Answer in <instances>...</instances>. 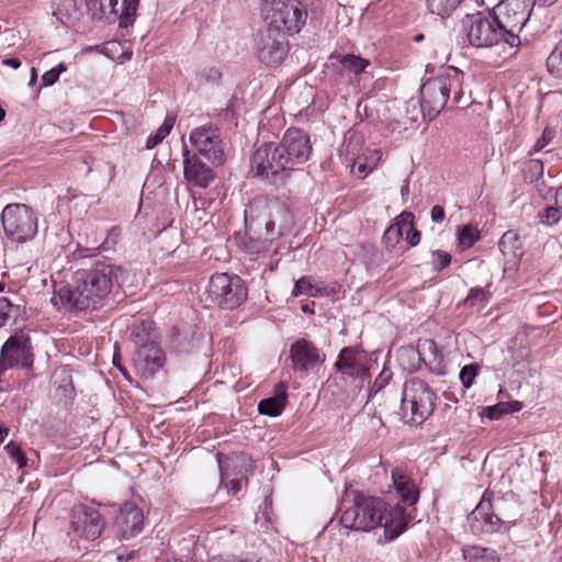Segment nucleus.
<instances>
[{"label": "nucleus", "mask_w": 562, "mask_h": 562, "mask_svg": "<svg viewBox=\"0 0 562 562\" xmlns=\"http://www.w3.org/2000/svg\"><path fill=\"white\" fill-rule=\"evenodd\" d=\"M114 268L109 265H98L94 269L79 272L77 285L61 286L57 291L61 305L70 310L94 308L111 292Z\"/></svg>", "instance_id": "obj_1"}, {"label": "nucleus", "mask_w": 562, "mask_h": 562, "mask_svg": "<svg viewBox=\"0 0 562 562\" xmlns=\"http://www.w3.org/2000/svg\"><path fill=\"white\" fill-rule=\"evenodd\" d=\"M245 224L247 233L271 243L292 229L293 216L279 199L258 198L246 209Z\"/></svg>", "instance_id": "obj_2"}, {"label": "nucleus", "mask_w": 562, "mask_h": 562, "mask_svg": "<svg viewBox=\"0 0 562 562\" xmlns=\"http://www.w3.org/2000/svg\"><path fill=\"white\" fill-rule=\"evenodd\" d=\"M463 71L449 67L437 77L427 79L420 87V109L429 121L434 120L445 108L449 95L453 92V102L460 103L463 98Z\"/></svg>", "instance_id": "obj_3"}, {"label": "nucleus", "mask_w": 562, "mask_h": 562, "mask_svg": "<svg viewBox=\"0 0 562 562\" xmlns=\"http://www.w3.org/2000/svg\"><path fill=\"white\" fill-rule=\"evenodd\" d=\"M462 27L467 40L472 47L480 49H494L498 56L507 54V40L495 19L488 12L469 14L462 20Z\"/></svg>", "instance_id": "obj_4"}, {"label": "nucleus", "mask_w": 562, "mask_h": 562, "mask_svg": "<svg viewBox=\"0 0 562 562\" xmlns=\"http://www.w3.org/2000/svg\"><path fill=\"white\" fill-rule=\"evenodd\" d=\"M385 513L386 503L382 498L355 493L352 505L344 508L340 522L350 530L371 531L382 527Z\"/></svg>", "instance_id": "obj_5"}, {"label": "nucleus", "mask_w": 562, "mask_h": 562, "mask_svg": "<svg viewBox=\"0 0 562 562\" xmlns=\"http://www.w3.org/2000/svg\"><path fill=\"white\" fill-rule=\"evenodd\" d=\"M536 0H502L491 12L507 40L508 48L520 46V32L528 22Z\"/></svg>", "instance_id": "obj_6"}, {"label": "nucleus", "mask_w": 562, "mask_h": 562, "mask_svg": "<svg viewBox=\"0 0 562 562\" xmlns=\"http://www.w3.org/2000/svg\"><path fill=\"white\" fill-rule=\"evenodd\" d=\"M435 406L436 394L425 381L413 378L404 383L401 411L406 423L423 424L432 414Z\"/></svg>", "instance_id": "obj_7"}, {"label": "nucleus", "mask_w": 562, "mask_h": 562, "mask_svg": "<svg viewBox=\"0 0 562 562\" xmlns=\"http://www.w3.org/2000/svg\"><path fill=\"white\" fill-rule=\"evenodd\" d=\"M132 339L138 347L134 357L135 369L146 379L164 367L165 357L156 342L151 322H142L132 331Z\"/></svg>", "instance_id": "obj_8"}, {"label": "nucleus", "mask_w": 562, "mask_h": 562, "mask_svg": "<svg viewBox=\"0 0 562 562\" xmlns=\"http://www.w3.org/2000/svg\"><path fill=\"white\" fill-rule=\"evenodd\" d=\"M278 144L265 143L251 156V171L271 186L279 188L285 184L291 169Z\"/></svg>", "instance_id": "obj_9"}, {"label": "nucleus", "mask_w": 562, "mask_h": 562, "mask_svg": "<svg viewBox=\"0 0 562 562\" xmlns=\"http://www.w3.org/2000/svg\"><path fill=\"white\" fill-rule=\"evenodd\" d=\"M261 13L268 27L289 34L300 32L307 13L291 0H262Z\"/></svg>", "instance_id": "obj_10"}, {"label": "nucleus", "mask_w": 562, "mask_h": 562, "mask_svg": "<svg viewBox=\"0 0 562 562\" xmlns=\"http://www.w3.org/2000/svg\"><path fill=\"white\" fill-rule=\"evenodd\" d=\"M1 223L7 237L15 243H26L37 234V214L26 204H8Z\"/></svg>", "instance_id": "obj_11"}, {"label": "nucleus", "mask_w": 562, "mask_h": 562, "mask_svg": "<svg viewBox=\"0 0 562 562\" xmlns=\"http://www.w3.org/2000/svg\"><path fill=\"white\" fill-rule=\"evenodd\" d=\"M207 296L222 308L233 310L246 300L247 290L238 276L216 273L210 279Z\"/></svg>", "instance_id": "obj_12"}, {"label": "nucleus", "mask_w": 562, "mask_h": 562, "mask_svg": "<svg viewBox=\"0 0 562 562\" xmlns=\"http://www.w3.org/2000/svg\"><path fill=\"white\" fill-rule=\"evenodd\" d=\"M189 139L193 148L214 166H222L225 155L222 138L216 126L211 124L195 127L191 131Z\"/></svg>", "instance_id": "obj_13"}, {"label": "nucleus", "mask_w": 562, "mask_h": 562, "mask_svg": "<svg viewBox=\"0 0 562 562\" xmlns=\"http://www.w3.org/2000/svg\"><path fill=\"white\" fill-rule=\"evenodd\" d=\"M285 34L273 27H267L258 34L256 54L261 63L277 66L283 61L289 52Z\"/></svg>", "instance_id": "obj_14"}, {"label": "nucleus", "mask_w": 562, "mask_h": 562, "mask_svg": "<svg viewBox=\"0 0 562 562\" xmlns=\"http://www.w3.org/2000/svg\"><path fill=\"white\" fill-rule=\"evenodd\" d=\"M139 0H91L90 10L95 19L119 21L120 27H127L137 10Z\"/></svg>", "instance_id": "obj_15"}, {"label": "nucleus", "mask_w": 562, "mask_h": 562, "mask_svg": "<svg viewBox=\"0 0 562 562\" xmlns=\"http://www.w3.org/2000/svg\"><path fill=\"white\" fill-rule=\"evenodd\" d=\"M278 145L291 171L306 162L312 153L308 135L299 128L286 130Z\"/></svg>", "instance_id": "obj_16"}, {"label": "nucleus", "mask_w": 562, "mask_h": 562, "mask_svg": "<svg viewBox=\"0 0 562 562\" xmlns=\"http://www.w3.org/2000/svg\"><path fill=\"white\" fill-rule=\"evenodd\" d=\"M371 358L367 351L358 347H345L340 350L335 369L342 375L363 382L369 378Z\"/></svg>", "instance_id": "obj_17"}, {"label": "nucleus", "mask_w": 562, "mask_h": 562, "mask_svg": "<svg viewBox=\"0 0 562 562\" xmlns=\"http://www.w3.org/2000/svg\"><path fill=\"white\" fill-rule=\"evenodd\" d=\"M70 524L74 532L87 540L100 537L105 526L99 510L87 505H78L72 508Z\"/></svg>", "instance_id": "obj_18"}, {"label": "nucleus", "mask_w": 562, "mask_h": 562, "mask_svg": "<svg viewBox=\"0 0 562 562\" xmlns=\"http://www.w3.org/2000/svg\"><path fill=\"white\" fill-rule=\"evenodd\" d=\"M290 356L293 369L304 373L313 370L324 361V356H322L318 348L305 338H301L292 344Z\"/></svg>", "instance_id": "obj_19"}, {"label": "nucleus", "mask_w": 562, "mask_h": 562, "mask_svg": "<svg viewBox=\"0 0 562 562\" xmlns=\"http://www.w3.org/2000/svg\"><path fill=\"white\" fill-rule=\"evenodd\" d=\"M182 157L184 179L194 187L207 188L215 178L214 171L195 154H191L187 146L182 149Z\"/></svg>", "instance_id": "obj_20"}, {"label": "nucleus", "mask_w": 562, "mask_h": 562, "mask_svg": "<svg viewBox=\"0 0 562 562\" xmlns=\"http://www.w3.org/2000/svg\"><path fill=\"white\" fill-rule=\"evenodd\" d=\"M143 519V512L137 505L131 502L124 503L116 517L122 537L128 539L140 532Z\"/></svg>", "instance_id": "obj_21"}, {"label": "nucleus", "mask_w": 562, "mask_h": 562, "mask_svg": "<svg viewBox=\"0 0 562 562\" xmlns=\"http://www.w3.org/2000/svg\"><path fill=\"white\" fill-rule=\"evenodd\" d=\"M471 517L475 521H482V528L486 532H494L501 527V518L494 513L492 501L485 492L481 502L474 508Z\"/></svg>", "instance_id": "obj_22"}, {"label": "nucleus", "mask_w": 562, "mask_h": 562, "mask_svg": "<svg viewBox=\"0 0 562 562\" xmlns=\"http://www.w3.org/2000/svg\"><path fill=\"white\" fill-rule=\"evenodd\" d=\"M408 521L409 516L405 514L403 507L393 506L389 508L386 506L385 519L382 522L385 537L391 540L395 539L406 529Z\"/></svg>", "instance_id": "obj_23"}, {"label": "nucleus", "mask_w": 562, "mask_h": 562, "mask_svg": "<svg viewBox=\"0 0 562 562\" xmlns=\"http://www.w3.org/2000/svg\"><path fill=\"white\" fill-rule=\"evenodd\" d=\"M392 480L400 499L408 506L416 504L418 501V490L415 484L400 470L392 471Z\"/></svg>", "instance_id": "obj_24"}, {"label": "nucleus", "mask_w": 562, "mask_h": 562, "mask_svg": "<svg viewBox=\"0 0 562 562\" xmlns=\"http://www.w3.org/2000/svg\"><path fill=\"white\" fill-rule=\"evenodd\" d=\"M286 403V387L284 384H279L276 389V394L271 397L261 400L258 404V412L261 415L279 416L285 407Z\"/></svg>", "instance_id": "obj_25"}, {"label": "nucleus", "mask_w": 562, "mask_h": 562, "mask_svg": "<svg viewBox=\"0 0 562 562\" xmlns=\"http://www.w3.org/2000/svg\"><path fill=\"white\" fill-rule=\"evenodd\" d=\"M414 216L411 212H403L396 223L392 224L383 235L385 244L394 246L403 237L404 232L413 229Z\"/></svg>", "instance_id": "obj_26"}, {"label": "nucleus", "mask_w": 562, "mask_h": 562, "mask_svg": "<svg viewBox=\"0 0 562 562\" xmlns=\"http://www.w3.org/2000/svg\"><path fill=\"white\" fill-rule=\"evenodd\" d=\"M498 247L504 256L517 257L520 256L522 240L517 232L510 229L503 234Z\"/></svg>", "instance_id": "obj_27"}, {"label": "nucleus", "mask_w": 562, "mask_h": 562, "mask_svg": "<svg viewBox=\"0 0 562 562\" xmlns=\"http://www.w3.org/2000/svg\"><path fill=\"white\" fill-rule=\"evenodd\" d=\"M467 562H499L494 549L472 546L462 550Z\"/></svg>", "instance_id": "obj_28"}, {"label": "nucleus", "mask_w": 562, "mask_h": 562, "mask_svg": "<svg viewBox=\"0 0 562 562\" xmlns=\"http://www.w3.org/2000/svg\"><path fill=\"white\" fill-rule=\"evenodd\" d=\"M54 15L64 24H71L79 19L80 11L74 0H61L54 11Z\"/></svg>", "instance_id": "obj_29"}, {"label": "nucleus", "mask_w": 562, "mask_h": 562, "mask_svg": "<svg viewBox=\"0 0 562 562\" xmlns=\"http://www.w3.org/2000/svg\"><path fill=\"white\" fill-rule=\"evenodd\" d=\"M462 0H426L430 13L439 16H449Z\"/></svg>", "instance_id": "obj_30"}, {"label": "nucleus", "mask_w": 562, "mask_h": 562, "mask_svg": "<svg viewBox=\"0 0 562 562\" xmlns=\"http://www.w3.org/2000/svg\"><path fill=\"white\" fill-rule=\"evenodd\" d=\"M339 63L344 71L355 75H359L364 71L369 66V61L367 59L351 54L341 56L339 58Z\"/></svg>", "instance_id": "obj_31"}, {"label": "nucleus", "mask_w": 562, "mask_h": 562, "mask_svg": "<svg viewBox=\"0 0 562 562\" xmlns=\"http://www.w3.org/2000/svg\"><path fill=\"white\" fill-rule=\"evenodd\" d=\"M293 296L307 295L312 297L322 296V286L313 284L308 277L299 279L292 290Z\"/></svg>", "instance_id": "obj_32"}, {"label": "nucleus", "mask_w": 562, "mask_h": 562, "mask_svg": "<svg viewBox=\"0 0 562 562\" xmlns=\"http://www.w3.org/2000/svg\"><path fill=\"white\" fill-rule=\"evenodd\" d=\"M480 239V231L471 225H464L458 232V247L462 250L471 248Z\"/></svg>", "instance_id": "obj_33"}, {"label": "nucleus", "mask_w": 562, "mask_h": 562, "mask_svg": "<svg viewBox=\"0 0 562 562\" xmlns=\"http://www.w3.org/2000/svg\"><path fill=\"white\" fill-rule=\"evenodd\" d=\"M547 68L553 77L562 79V40L548 56Z\"/></svg>", "instance_id": "obj_34"}, {"label": "nucleus", "mask_w": 562, "mask_h": 562, "mask_svg": "<svg viewBox=\"0 0 562 562\" xmlns=\"http://www.w3.org/2000/svg\"><path fill=\"white\" fill-rule=\"evenodd\" d=\"M20 315V305L11 303L7 297H0V327Z\"/></svg>", "instance_id": "obj_35"}, {"label": "nucleus", "mask_w": 562, "mask_h": 562, "mask_svg": "<svg viewBox=\"0 0 562 562\" xmlns=\"http://www.w3.org/2000/svg\"><path fill=\"white\" fill-rule=\"evenodd\" d=\"M119 237H120V229L115 226L110 228L108 231L106 237L104 238L102 244L100 246H98L97 248H93L92 249L93 252L88 254L87 256H94L97 252L106 251V250L112 249L116 245Z\"/></svg>", "instance_id": "obj_36"}, {"label": "nucleus", "mask_w": 562, "mask_h": 562, "mask_svg": "<svg viewBox=\"0 0 562 562\" xmlns=\"http://www.w3.org/2000/svg\"><path fill=\"white\" fill-rule=\"evenodd\" d=\"M392 372L389 369H383L375 378L374 383L369 392V400L376 396L391 381Z\"/></svg>", "instance_id": "obj_37"}, {"label": "nucleus", "mask_w": 562, "mask_h": 562, "mask_svg": "<svg viewBox=\"0 0 562 562\" xmlns=\"http://www.w3.org/2000/svg\"><path fill=\"white\" fill-rule=\"evenodd\" d=\"M562 218V207L548 206L540 213V221L542 224L551 226L557 224Z\"/></svg>", "instance_id": "obj_38"}, {"label": "nucleus", "mask_w": 562, "mask_h": 562, "mask_svg": "<svg viewBox=\"0 0 562 562\" xmlns=\"http://www.w3.org/2000/svg\"><path fill=\"white\" fill-rule=\"evenodd\" d=\"M477 372H479V367H477V364H474V363L467 364L461 369L459 378L462 382V385L465 389H470L472 386L473 381H474L475 376L477 375Z\"/></svg>", "instance_id": "obj_39"}, {"label": "nucleus", "mask_w": 562, "mask_h": 562, "mask_svg": "<svg viewBox=\"0 0 562 562\" xmlns=\"http://www.w3.org/2000/svg\"><path fill=\"white\" fill-rule=\"evenodd\" d=\"M431 256L434 258L432 269L435 271H441L442 269L447 268L451 262V256L443 250H434L431 252Z\"/></svg>", "instance_id": "obj_40"}, {"label": "nucleus", "mask_w": 562, "mask_h": 562, "mask_svg": "<svg viewBox=\"0 0 562 562\" xmlns=\"http://www.w3.org/2000/svg\"><path fill=\"white\" fill-rule=\"evenodd\" d=\"M5 451L10 456V458L19 465V468H23L26 465V458L19 445L14 442H9L5 446Z\"/></svg>", "instance_id": "obj_41"}, {"label": "nucleus", "mask_w": 562, "mask_h": 562, "mask_svg": "<svg viewBox=\"0 0 562 562\" xmlns=\"http://www.w3.org/2000/svg\"><path fill=\"white\" fill-rule=\"evenodd\" d=\"M251 235V233H248ZM252 235H255L252 233ZM258 239H254L251 236H249V241L245 243V249L249 254H260L262 251L267 250V241L265 237H259L256 235Z\"/></svg>", "instance_id": "obj_42"}, {"label": "nucleus", "mask_w": 562, "mask_h": 562, "mask_svg": "<svg viewBox=\"0 0 562 562\" xmlns=\"http://www.w3.org/2000/svg\"><path fill=\"white\" fill-rule=\"evenodd\" d=\"M66 70V67L63 63H60L57 67H54L47 71H45L42 76L43 86L50 87L53 86L59 78L60 74Z\"/></svg>", "instance_id": "obj_43"}, {"label": "nucleus", "mask_w": 562, "mask_h": 562, "mask_svg": "<svg viewBox=\"0 0 562 562\" xmlns=\"http://www.w3.org/2000/svg\"><path fill=\"white\" fill-rule=\"evenodd\" d=\"M509 413L508 404L498 403L493 406H487L484 408V416L491 420L499 419L503 415Z\"/></svg>", "instance_id": "obj_44"}, {"label": "nucleus", "mask_w": 562, "mask_h": 562, "mask_svg": "<svg viewBox=\"0 0 562 562\" xmlns=\"http://www.w3.org/2000/svg\"><path fill=\"white\" fill-rule=\"evenodd\" d=\"M220 470H221V481L223 484H225L228 493L236 494L241 490L243 482H247V479H239V480H227V476L223 472L222 464L220 463Z\"/></svg>", "instance_id": "obj_45"}, {"label": "nucleus", "mask_w": 562, "mask_h": 562, "mask_svg": "<svg viewBox=\"0 0 562 562\" xmlns=\"http://www.w3.org/2000/svg\"><path fill=\"white\" fill-rule=\"evenodd\" d=\"M487 300V292L483 288H473L470 290L465 302L474 305L477 302H483Z\"/></svg>", "instance_id": "obj_46"}, {"label": "nucleus", "mask_w": 562, "mask_h": 562, "mask_svg": "<svg viewBox=\"0 0 562 562\" xmlns=\"http://www.w3.org/2000/svg\"><path fill=\"white\" fill-rule=\"evenodd\" d=\"M351 172L357 175L359 178H364L370 172V169L362 157H357L351 165Z\"/></svg>", "instance_id": "obj_47"}, {"label": "nucleus", "mask_w": 562, "mask_h": 562, "mask_svg": "<svg viewBox=\"0 0 562 562\" xmlns=\"http://www.w3.org/2000/svg\"><path fill=\"white\" fill-rule=\"evenodd\" d=\"M198 76L201 81L216 82L221 78V72L215 67H209L200 71Z\"/></svg>", "instance_id": "obj_48"}, {"label": "nucleus", "mask_w": 562, "mask_h": 562, "mask_svg": "<svg viewBox=\"0 0 562 562\" xmlns=\"http://www.w3.org/2000/svg\"><path fill=\"white\" fill-rule=\"evenodd\" d=\"M554 137V132L550 128H544L541 137L536 142L533 149L535 151L542 150Z\"/></svg>", "instance_id": "obj_49"}, {"label": "nucleus", "mask_w": 562, "mask_h": 562, "mask_svg": "<svg viewBox=\"0 0 562 562\" xmlns=\"http://www.w3.org/2000/svg\"><path fill=\"white\" fill-rule=\"evenodd\" d=\"M175 116L167 115L161 126L157 130V133L162 136V138L167 137L175 124Z\"/></svg>", "instance_id": "obj_50"}, {"label": "nucleus", "mask_w": 562, "mask_h": 562, "mask_svg": "<svg viewBox=\"0 0 562 562\" xmlns=\"http://www.w3.org/2000/svg\"><path fill=\"white\" fill-rule=\"evenodd\" d=\"M381 157H382L381 151L379 149H374L370 153L369 156H366L363 158V160L368 164V168L370 169V171H372L375 168V166L380 161Z\"/></svg>", "instance_id": "obj_51"}, {"label": "nucleus", "mask_w": 562, "mask_h": 562, "mask_svg": "<svg viewBox=\"0 0 562 562\" xmlns=\"http://www.w3.org/2000/svg\"><path fill=\"white\" fill-rule=\"evenodd\" d=\"M445 216H446V214H445V210L442 206H440V205L432 206L431 212H430V217H431L432 222L442 223L445 220Z\"/></svg>", "instance_id": "obj_52"}, {"label": "nucleus", "mask_w": 562, "mask_h": 562, "mask_svg": "<svg viewBox=\"0 0 562 562\" xmlns=\"http://www.w3.org/2000/svg\"><path fill=\"white\" fill-rule=\"evenodd\" d=\"M404 234H406V240L408 241V244L413 247L417 246L420 241V232L415 229L413 227L412 231L409 232H404Z\"/></svg>", "instance_id": "obj_53"}, {"label": "nucleus", "mask_w": 562, "mask_h": 562, "mask_svg": "<svg viewBox=\"0 0 562 562\" xmlns=\"http://www.w3.org/2000/svg\"><path fill=\"white\" fill-rule=\"evenodd\" d=\"M162 140H164L162 136L156 132L154 135H150L147 138L146 148L147 149H153L154 147H156Z\"/></svg>", "instance_id": "obj_54"}, {"label": "nucleus", "mask_w": 562, "mask_h": 562, "mask_svg": "<svg viewBox=\"0 0 562 562\" xmlns=\"http://www.w3.org/2000/svg\"><path fill=\"white\" fill-rule=\"evenodd\" d=\"M2 65L12 67L13 69H18L21 66V61L18 58H4L2 60Z\"/></svg>", "instance_id": "obj_55"}, {"label": "nucleus", "mask_w": 562, "mask_h": 562, "mask_svg": "<svg viewBox=\"0 0 562 562\" xmlns=\"http://www.w3.org/2000/svg\"><path fill=\"white\" fill-rule=\"evenodd\" d=\"M555 205L562 207V186L558 189L555 193Z\"/></svg>", "instance_id": "obj_56"}, {"label": "nucleus", "mask_w": 562, "mask_h": 562, "mask_svg": "<svg viewBox=\"0 0 562 562\" xmlns=\"http://www.w3.org/2000/svg\"><path fill=\"white\" fill-rule=\"evenodd\" d=\"M37 79V72H36V69L35 68H32L31 69V77H30V81H29V85L32 86L35 83Z\"/></svg>", "instance_id": "obj_57"}, {"label": "nucleus", "mask_w": 562, "mask_h": 562, "mask_svg": "<svg viewBox=\"0 0 562 562\" xmlns=\"http://www.w3.org/2000/svg\"><path fill=\"white\" fill-rule=\"evenodd\" d=\"M323 295H331L336 293L335 286L322 288Z\"/></svg>", "instance_id": "obj_58"}, {"label": "nucleus", "mask_w": 562, "mask_h": 562, "mask_svg": "<svg viewBox=\"0 0 562 562\" xmlns=\"http://www.w3.org/2000/svg\"><path fill=\"white\" fill-rule=\"evenodd\" d=\"M9 430L7 428H0V440L2 441L5 436H8Z\"/></svg>", "instance_id": "obj_59"}, {"label": "nucleus", "mask_w": 562, "mask_h": 562, "mask_svg": "<svg viewBox=\"0 0 562 562\" xmlns=\"http://www.w3.org/2000/svg\"><path fill=\"white\" fill-rule=\"evenodd\" d=\"M513 411H519L521 408V405L519 402L512 403Z\"/></svg>", "instance_id": "obj_60"}, {"label": "nucleus", "mask_w": 562, "mask_h": 562, "mask_svg": "<svg viewBox=\"0 0 562 562\" xmlns=\"http://www.w3.org/2000/svg\"><path fill=\"white\" fill-rule=\"evenodd\" d=\"M544 5H552L557 0H539Z\"/></svg>", "instance_id": "obj_61"}, {"label": "nucleus", "mask_w": 562, "mask_h": 562, "mask_svg": "<svg viewBox=\"0 0 562 562\" xmlns=\"http://www.w3.org/2000/svg\"><path fill=\"white\" fill-rule=\"evenodd\" d=\"M113 363H114V364H115V366H116V367H117L122 372H124V371H123V368L119 364V360H116V356H114V358H113Z\"/></svg>", "instance_id": "obj_62"}, {"label": "nucleus", "mask_w": 562, "mask_h": 562, "mask_svg": "<svg viewBox=\"0 0 562 562\" xmlns=\"http://www.w3.org/2000/svg\"><path fill=\"white\" fill-rule=\"evenodd\" d=\"M113 363H114V364H115V366H116V367H117L122 372H124V371H123V368L119 364V360H116V356H114V358H113Z\"/></svg>", "instance_id": "obj_63"}, {"label": "nucleus", "mask_w": 562, "mask_h": 562, "mask_svg": "<svg viewBox=\"0 0 562 562\" xmlns=\"http://www.w3.org/2000/svg\"><path fill=\"white\" fill-rule=\"evenodd\" d=\"M423 37H424V35H423V34H419V35H417V36L415 37V41L419 42V41H422V40H423Z\"/></svg>", "instance_id": "obj_64"}]
</instances>
